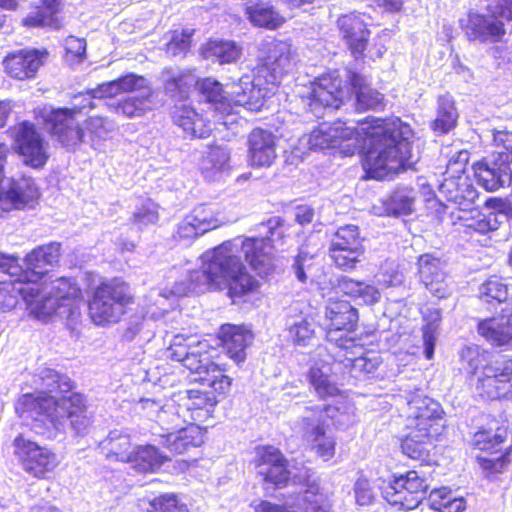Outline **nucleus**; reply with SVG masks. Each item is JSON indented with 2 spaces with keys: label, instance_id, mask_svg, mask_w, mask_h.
<instances>
[{
  "label": "nucleus",
  "instance_id": "e433bc0d",
  "mask_svg": "<svg viewBox=\"0 0 512 512\" xmlns=\"http://www.w3.org/2000/svg\"><path fill=\"white\" fill-rule=\"evenodd\" d=\"M332 289L335 290V295L343 293L348 295L362 304L374 305L381 299L379 289L373 284L363 281L353 280L348 277L337 278L335 281L329 280Z\"/></svg>",
  "mask_w": 512,
  "mask_h": 512
},
{
  "label": "nucleus",
  "instance_id": "3c124183",
  "mask_svg": "<svg viewBox=\"0 0 512 512\" xmlns=\"http://www.w3.org/2000/svg\"><path fill=\"white\" fill-rule=\"evenodd\" d=\"M154 105L153 90L146 88L142 93H136L118 102L116 112L128 118L141 117L151 111Z\"/></svg>",
  "mask_w": 512,
  "mask_h": 512
},
{
  "label": "nucleus",
  "instance_id": "a211bd4d",
  "mask_svg": "<svg viewBox=\"0 0 512 512\" xmlns=\"http://www.w3.org/2000/svg\"><path fill=\"white\" fill-rule=\"evenodd\" d=\"M38 284L40 287L39 304H46V302L51 301L54 308L43 320L53 314L63 316L72 313L74 302L81 296V290L74 281L70 278L60 277L48 282L45 278Z\"/></svg>",
  "mask_w": 512,
  "mask_h": 512
},
{
  "label": "nucleus",
  "instance_id": "f704fd0d",
  "mask_svg": "<svg viewBox=\"0 0 512 512\" xmlns=\"http://www.w3.org/2000/svg\"><path fill=\"white\" fill-rule=\"evenodd\" d=\"M199 88L206 101L214 105L217 121L225 126L230 124L226 119L233 114L229 91H225L222 84L212 78L202 80Z\"/></svg>",
  "mask_w": 512,
  "mask_h": 512
},
{
  "label": "nucleus",
  "instance_id": "7ed1b4c3",
  "mask_svg": "<svg viewBox=\"0 0 512 512\" xmlns=\"http://www.w3.org/2000/svg\"><path fill=\"white\" fill-rule=\"evenodd\" d=\"M15 409L27 425L42 435L50 434L51 428L63 432L68 423L76 434H84L92 424L84 397L78 393H71L58 400L22 395Z\"/></svg>",
  "mask_w": 512,
  "mask_h": 512
},
{
  "label": "nucleus",
  "instance_id": "c85d7f7f",
  "mask_svg": "<svg viewBox=\"0 0 512 512\" xmlns=\"http://www.w3.org/2000/svg\"><path fill=\"white\" fill-rule=\"evenodd\" d=\"M339 30L355 57L361 56L366 49L370 31L360 13L342 15L337 21Z\"/></svg>",
  "mask_w": 512,
  "mask_h": 512
},
{
  "label": "nucleus",
  "instance_id": "864d4df0",
  "mask_svg": "<svg viewBox=\"0 0 512 512\" xmlns=\"http://www.w3.org/2000/svg\"><path fill=\"white\" fill-rule=\"evenodd\" d=\"M426 324L422 328L424 355L431 360L434 355L435 343L438 337V328L441 321V312L438 308L427 307L422 311Z\"/></svg>",
  "mask_w": 512,
  "mask_h": 512
},
{
  "label": "nucleus",
  "instance_id": "f257e3e1",
  "mask_svg": "<svg viewBox=\"0 0 512 512\" xmlns=\"http://www.w3.org/2000/svg\"><path fill=\"white\" fill-rule=\"evenodd\" d=\"M310 149L338 148L344 155L365 149L363 168L370 178L412 168L419 160L414 150V132L400 118H367L357 127L337 121L322 123L307 136Z\"/></svg>",
  "mask_w": 512,
  "mask_h": 512
},
{
  "label": "nucleus",
  "instance_id": "a18cd8bd",
  "mask_svg": "<svg viewBox=\"0 0 512 512\" xmlns=\"http://www.w3.org/2000/svg\"><path fill=\"white\" fill-rule=\"evenodd\" d=\"M230 153L225 147H211L202 157L199 169L205 179L218 180L219 176L229 169Z\"/></svg>",
  "mask_w": 512,
  "mask_h": 512
},
{
  "label": "nucleus",
  "instance_id": "37998d69",
  "mask_svg": "<svg viewBox=\"0 0 512 512\" xmlns=\"http://www.w3.org/2000/svg\"><path fill=\"white\" fill-rule=\"evenodd\" d=\"M167 460V456L162 455L155 446L137 445L127 463L138 472L147 473L158 470Z\"/></svg>",
  "mask_w": 512,
  "mask_h": 512
},
{
  "label": "nucleus",
  "instance_id": "412c9836",
  "mask_svg": "<svg viewBox=\"0 0 512 512\" xmlns=\"http://www.w3.org/2000/svg\"><path fill=\"white\" fill-rule=\"evenodd\" d=\"M363 253L362 238L356 225L340 227L331 240L330 256L342 269H352Z\"/></svg>",
  "mask_w": 512,
  "mask_h": 512
},
{
  "label": "nucleus",
  "instance_id": "423d86ee",
  "mask_svg": "<svg viewBox=\"0 0 512 512\" xmlns=\"http://www.w3.org/2000/svg\"><path fill=\"white\" fill-rule=\"evenodd\" d=\"M207 341L194 342L183 335L174 336L167 357L181 362L191 372L200 375L203 383L217 391H223L231 386V378L224 374V369L212 361V353Z\"/></svg>",
  "mask_w": 512,
  "mask_h": 512
},
{
  "label": "nucleus",
  "instance_id": "f3484780",
  "mask_svg": "<svg viewBox=\"0 0 512 512\" xmlns=\"http://www.w3.org/2000/svg\"><path fill=\"white\" fill-rule=\"evenodd\" d=\"M225 223L220 209L212 204H199L177 225L173 237L177 241L190 242Z\"/></svg>",
  "mask_w": 512,
  "mask_h": 512
},
{
  "label": "nucleus",
  "instance_id": "58836bf2",
  "mask_svg": "<svg viewBox=\"0 0 512 512\" xmlns=\"http://www.w3.org/2000/svg\"><path fill=\"white\" fill-rule=\"evenodd\" d=\"M160 443L171 452L181 454L191 447L200 446L203 443V433L199 426L190 424L177 431L161 435Z\"/></svg>",
  "mask_w": 512,
  "mask_h": 512
},
{
  "label": "nucleus",
  "instance_id": "cd10ccee",
  "mask_svg": "<svg viewBox=\"0 0 512 512\" xmlns=\"http://www.w3.org/2000/svg\"><path fill=\"white\" fill-rule=\"evenodd\" d=\"M276 158V137L268 130L256 128L248 136V160L251 166L269 167Z\"/></svg>",
  "mask_w": 512,
  "mask_h": 512
},
{
  "label": "nucleus",
  "instance_id": "bf43d9fd",
  "mask_svg": "<svg viewBox=\"0 0 512 512\" xmlns=\"http://www.w3.org/2000/svg\"><path fill=\"white\" fill-rule=\"evenodd\" d=\"M287 329L290 338L299 346L309 345L314 335L311 323L303 316L289 317L287 319Z\"/></svg>",
  "mask_w": 512,
  "mask_h": 512
},
{
  "label": "nucleus",
  "instance_id": "a19ab883",
  "mask_svg": "<svg viewBox=\"0 0 512 512\" xmlns=\"http://www.w3.org/2000/svg\"><path fill=\"white\" fill-rule=\"evenodd\" d=\"M161 79L167 95L172 98L184 99L189 90L197 84L195 75L190 70L164 69Z\"/></svg>",
  "mask_w": 512,
  "mask_h": 512
},
{
  "label": "nucleus",
  "instance_id": "49530a36",
  "mask_svg": "<svg viewBox=\"0 0 512 512\" xmlns=\"http://www.w3.org/2000/svg\"><path fill=\"white\" fill-rule=\"evenodd\" d=\"M409 429L410 433L401 444L403 453L411 459L425 460L438 436L414 428Z\"/></svg>",
  "mask_w": 512,
  "mask_h": 512
},
{
  "label": "nucleus",
  "instance_id": "338daca9",
  "mask_svg": "<svg viewBox=\"0 0 512 512\" xmlns=\"http://www.w3.org/2000/svg\"><path fill=\"white\" fill-rule=\"evenodd\" d=\"M22 22L27 27H49L52 29H60L62 26L58 16L48 15L38 7L35 11L30 12Z\"/></svg>",
  "mask_w": 512,
  "mask_h": 512
},
{
  "label": "nucleus",
  "instance_id": "f03ea898",
  "mask_svg": "<svg viewBox=\"0 0 512 512\" xmlns=\"http://www.w3.org/2000/svg\"><path fill=\"white\" fill-rule=\"evenodd\" d=\"M263 226L269 231L267 237H237L207 251V258L212 259L213 267L217 269L228 296L232 299L255 293L261 286L242 263L238 255L240 251L259 276L267 277L275 270L272 242L275 237L282 236V220L279 217H271Z\"/></svg>",
  "mask_w": 512,
  "mask_h": 512
},
{
  "label": "nucleus",
  "instance_id": "0eeeda50",
  "mask_svg": "<svg viewBox=\"0 0 512 512\" xmlns=\"http://www.w3.org/2000/svg\"><path fill=\"white\" fill-rule=\"evenodd\" d=\"M202 265L200 269L193 270L190 274L168 288L161 291H151L146 300L153 301V304L159 306L157 310L148 309L146 315L152 319H158L164 316L166 311V301H176L181 297L189 296L191 294H201L208 290H224L223 280L221 279L217 269L213 267L212 259L207 258V252L202 257Z\"/></svg>",
  "mask_w": 512,
  "mask_h": 512
},
{
  "label": "nucleus",
  "instance_id": "69168bd1",
  "mask_svg": "<svg viewBox=\"0 0 512 512\" xmlns=\"http://www.w3.org/2000/svg\"><path fill=\"white\" fill-rule=\"evenodd\" d=\"M148 512H189L175 494L165 493L149 501Z\"/></svg>",
  "mask_w": 512,
  "mask_h": 512
},
{
  "label": "nucleus",
  "instance_id": "5fc2aeb1",
  "mask_svg": "<svg viewBox=\"0 0 512 512\" xmlns=\"http://www.w3.org/2000/svg\"><path fill=\"white\" fill-rule=\"evenodd\" d=\"M457 118L458 113L453 98L449 95L440 96L438 98L437 116L432 124L433 130L447 133L455 126Z\"/></svg>",
  "mask_w": 512,
  "mask_h": 512
},
{
  "label": "nucleus",
  "instance_id": "a878e982",
  "mask_svg": "<svg viewBox=\"0 0 512 512\" xmlns=\"http://www.w3.org/2000/svg\"><path fill=\"white\" fill-rule=\"evenodd\" d=\"M61 244L51 242L33 249L25 257L26 269L23 279L26 282L38 283L46 278L47 267L59 262Z\"/></svg>",
  "mask_w": 512,
  "mask_h": 512
},
{
  "label": "nucleus",
  "instance_id": "ddd939ff",
  "mask_svg": "<svg viewBox=\"0 0 512 512\" xmlns=\"http://www.w3.org/2000/svg\"><path fill=\"white\" fill-rule=\"evenodd\" d=\"M13 454L23 470L36 478H44L59 464L56 454L39 445L24 434L17 435L12 443Z\"/></svg>",
  "mask_w": 512,
  "mask_h": 512
},
{
  "label": "nucleus",
  "instance_id": "09e8293b",
  "mask_svg": "<svg viewBox=\"0 0 512 512\" xmlns=\"http://www.w3.org/2000/svg\"><path fill=\"white\" fill-rule=\"evenodd\" d=\"M309 382L320 398L336 396L339 389L332 379V369L328 363H315L309 370Z\"/></svg>",
  "mask_w": 512,
  "mask_h": 512
},
{
  "label": "nucleus",
  "instance_id": "b1692460",
  "mask_svg": "<svg viewBox=\"0 0 512 512\" xmlns=\"http://www.w3.org/2000/svg\"><path fill=\"white\" fill-rule=\"evenodd\" d=\"M255 463L257 473L263 477L265 482L280 486L290 479L291 472L287 468V462L275 447L257 448Z\"/></svg>",
  "mask_w": 512,
  "mask_h": 512
},
{
  "label": "nucleus",
  "instance_id": "79ce46f5",
  "mask_svg": "<svg viewBox=\"0 0 512 512\" xmlns=\"http://www.w3.org/2000/svg\"><path fill=\"white\" fill-rule=\"evenodd\" d=\"M349 80L356 96L357 110L365 111L368 109H378L383 106V95L370 87L365 76L351 73Z\"/></svg>",
  "mask_w": 512,
  "mask_h": 512
},
{
  "label": "nucleus",
  "instance_id": "c9c22d12",
  "mask_svg": "<svg viewBox=\"0 0 512 512\" xmlns=\"http://www.w3.org/2000/svg\"><path fill=\"white\" fill-rule=\"evenodd\" d=\"M338 341V347L345 352L343 356L346 366L350 365L354 372L370 374L379 367L381 360L378 355L364 354L363 347L357 345L352 339L340 338Z\"/></svg>",
  "mask_w": 512,
  "mask_h": 512
},
{
  "label": "nucleus",
  "instance_id": "473e14b6",
  "mask_svg": "<svg viewBox=\"0 0 512 512\" xmlns=\"http://www.w3.org/2000/svg\"><path fill=\"white\" fill-rule=\"evenodd\" d=\"M418 272L421 282L435 297L442 299L449 294L441 261L431 254H423L418 259Z\"/></svg>",
  "mask_w": 512,
  "mask_h": 512
},
{
  "label": "nucleus",
  "instance_id": "680f3d73",
  "mask_svg": "<svg viewBox=\"0 0 512 512\" xmlns=\"http://www.w3.org/2000/svg\"><path fill=\"white\" fill-rule=\"evenodd\" d=\"M480 297L490 302L492 300L498 303H503L506 300L509 301L507 285L498 277H491L484 282L480 287Z\"/></svg>",
  "mask_w": 512,
  "mask_h": 512
},
{
  "label": "nucleus",
  "instance_id": "2f4dec72",
  "mask_svg": "<svg viewBox=\"0 0 512 512\" xmlns=\"http://www.w3.org/2000/svg\"><path fill=\"white\" fill-rule=\"evenodd\" d=\"M35 383L38 392L27 394L35 398H56L57 400L63 396H69L72 392L73 383L66 375H62L54 369L44 367L39 369Z\"/></svg>",
  "mask_w": 512,
  "mask_h": 512
},
{
  "label": "nucleus",
  "instance_id": "ea45409f",
  "mask_svg": "<svg viewBox=\"0 0 512 512\" xmlns=\"http://www.w3.org/2000/svg\"><path fill=\"white\" fill-rule=\"evenodd\" d=\"M135 446L132 445L130 435L122 430H112L103 439L99 448L106 458L127 463Z\"/></svg>",
  "mask_w": 512,
  "mask_h": 512
},
{
  "label": "nucleus",
  "instance_id": "de8ad7c7",
  "mask_svg": "<svg viewBox=\"0 0 512 512\" xmlns=\"http://www.w3.org/2000/svg\"><path fill=\"white\" fill-rule=\"evenodd\" d=\"M309 382L320 398L336 396L339 389L332 379V369L328 363H315L309 370Z\"/></svg>",
  "mask_w": 512,
  "mask_h": 512
},
{
  "label": "nucleus",
  "instance_id": "dca6fc26",
  "mask_svg": "<svg viewBox=\"0 0 512 512\" xmlns=\"http://www.w3.org/2000/svg\"><path fill=\"white\" fill-rule=\"evenodd\" d=\"M301 97L309 110L317 115L322 107L338 109L350 97V90L343 86L338 76L327 74L315 79Z\"/></svg>",
  "mask_w": 512,
  "mask_h": 512
},
{
  "label": "nucleus",
  "instance_id": "39448f33",
  "mask_svg": "<svg viewBox=\"0 0 512 512\" xmlns=\"http://www.w3.org/2000/svg\"><path fill=\"white\" fill-rule=\"evenodd\" d=\"M488 358L489 354L477 346L465 347L461 352L463 367L477 377L475 389L482 398H512V357Z\"/></svg>",
  "mask_w": 512,
  "mask_h": 512
},
{
  "label": "nucleus",
  "instance_id": "72a5a7b5",
  "mask_svg": "<svg viewBox=\"0 0 512 512\" xmlns=\"http://www.w3.org/2000/svg\"><path fill=\"white\" fill-rule=\"evenodd\" d=\"M219 338L230 358L239 363L245 359V349L251 344L253 334L244 326L224 324L220 328Z\"/></svg>",
  "mask_w": 512,
  "mask_h": 512
},
{
  "label": "nucleus",
  "instance_id": "393cba45",
  "mask_svg": "<svg viewBox=\"0 0 512 512\" xmlns=\"http://www.w3.org/2000/svg\"><path fill=\"white\" fill-rule=\"evenodd\" d=\"M45 49H23L9 54L3 64L6 73L17 80H28L36 76L47 58Z\"/></svg>",
  "mask_w": 512,
  "mask_h": 512
},
{
  "label": "nucleus",
  "instance_id": "4468645a",
  "mask_svg": "<svg viewBox=\"0 0 512 512\" xmlns=\"http://www.w3.org/2000/svg\"><path fill=\"white\" fill-rule=\"evenodd\" d=\"M40 287L38 283L26 282L23 278L0 281V310L10 311L18 303L21 296L27 308L35 318L44 319L53 311L51 301L39 304Z\"/></svg>",
  "mask_w": 512,
  "mask_h": 512
},
{
  "label": "nucleus",
  "instance_id": "13d9d810",
  "mask_svg": "<svg viewBox=\"0 0 512 512\" xmlns=\"http://www.w3.org/2000/svg\"><path fill=\"white\" fill-rule=\"evenodd\" d=\"M508 435L505 427H498L494 432L491 430H481L474 435V445L483 452L492 451L497 454L500 452L498 447L506 440Z\"/></svg>",
  "mask_w": 512,
  "mask_h": 512
},
{
  "label": "nucleus",
  "instance_id": "9b49d317",
  "mask_svg": "<svg viewBox=\"0 0 512 512\" xmlns=\"http://www.w3.org/2000/svg\"><path fill=\"white\" fill-rule=\"evenodd\" d=\"M15 152L24 165L43 168L50 158V144L44 134L31 122L23 121L10 130Z\"/></svg>",
  "mask_w": 512,
  "mask_h": 512
},
{
  "label": "nucleus",
  "instance_id": "c756f323",
  "mask_svg": "<svg viewBox=\"0 0 512 512\" xmlns=\"http://www.w3.org/2000/svg\"><path fill=\"white\" fill-rule=\"evenodd\" d=\"M489 15L469 14L466 25V34L472 40L479 41H498L504 34V24L500 17L491 7Z\"/></svg>",
  "mask_w": 512,
  "mask_h": 512
},
{
  "label": "nucleus",
  "instance_id": "774afa93",
  "mask_svg": "<svg viewBox=\"0 0 512 512\" xmlns=\"http://www.w3.org/2000/svg\"><path fill=\"white\" fill-rule=\"evenodd\" d=\"M158 206L151 200L145 201L133 214V222L140 228L158 221Z\"/></svg>",
  "mask_w": 512,
  "mask_h": 512
},
{
  "label": "nucleus",
  "instance_id": "1a4fd4ad",
  "mask_svg": "<svg viewBox=\"0 0 512 512\" xmlns=\"http://www.w3.org/2000/svg\"><path fill=\"white\" fill-rule=\"evenodd\" d=\"M328 418L339 427L348 426L355 420L354 407L345 405L338 406H306L294 424V429L301 434L307 442L321 435L328 427Z\"/></svg>",
  "mask_w": 512,
  "mask_h": 512
},
{
  "label": "nucleus",
  "instance_id": "2eb2a0df",
  "mask_svg": "<svg viewBox=\"0 0 512 512\" xmlns=\"http://www.w3.org/2000/svg\"><path fill=\"white\" fill-rule=\"evenodd\" d=\"M428 484L417 471L395 477L382 491L384 499L399 510H412L423 500Z\"/></svg>",
  "mask_w": 512,
  "mask_h": 512
},
{
  "label": "nucleus",
  "instance_id": "0e129e2a",
  "mask_svg": "<svg viewBox=\"0 0 512 512\" xmlns=\"http://www.w3.org/2000/svg\"><path fill=\"white\" fill-rule=\"evenodd\" d=\"M307 445L323 461H329L335 455L336 440L327 431L307 442Z\"/></svg>",
  "mask_w": 512,
  "mask_h": 512
},
{
  "label": "nucleus",
  "instance_id": "c03bdc74",
  "mask_svg": "<svg viewBox=\"0 0 512 512\" xmlns=\"http://www.w3.org/2000/svg\"><path fill=\"white\" fill-rule=\"evenodd\" d=\"M146 88H151L146 78L129 74L120 79L101 84L96 89L95 96L111 98L120 92L142 93Z\"/></svg>",
  "mask_w": 512,
  "mask_h": 512
},
{
  "label": "nucleus",
  "instance_id": "9d476101",
  "mask_svg": "<svg viewBox=\"0 0 512 512\" xmlns=\"http://www.w3.org/2000/svg\"><path fill=\"white\" fill-rule=\"evenodd\" d=\"M79 108L82 106H76V109L43 107L34 112L62 146L74 150L85 141V132L77 120Z\"/></svg>",
  "mask_w": 512,
  "mask_h": 512
},
{
  "label": "nucleus",
  "instance_id": "20e7f679",
  "mask_svg": "<svg viewBox=\"0 0 512 512\" xmlns=\"http://www.w3.org/2000/svg\"><path fill=\"white\" fill-rule=\"evenodd\" d=\"M439 193L452 205L456 211L450 213L452 224L460 223L481 234L495 231L499 226L512 218V206L501 199H488V213L481 212L475 207L478 192L466 175L445 176L439 184Z\"/></svg>",
  "mask_w": 512,
  "mask_h": 512
},
{
  "label": "nucleus",
  "instance_id": "4be33fe9",
  "mask_svg": "<svg viewBox=\"0 0 512 512\" xmlns=\"http://www.w3.org/2000/svg\"><path fill=\"white\" fill-rule=\"evenodd\" d=\"M319 289L322 296L328 299L325 315L330 321L331 330L328 332L327 338L329 341H335L338 346L339 341L337 340L344 338L342 336L335 337L336 332L353 329L358 320V312L348 301L336 300L335 290L332 289V286L328 287L325 283H319Z\"/></svg>",
  "mask_w": 512,
  "mask_h": 512
},
{
  "label": "nucleus",
  "instance_id": "6e6552de",
  "mask_svg": "<svg viewBox=\"0 0 512 512\" xmlns=\"http://www.w3.org/2000/svg\"><path fill=\"white\" fill-rule=\"evenodd\" d=\"M131 303L129 285L115 278L102 282L94 289L89 301V314L96 325L115 324L120 321Z\"/></svg>",
  "mask_w": 512,
  "mask_h": 512
},
{
  "label": "nucleus",
  "instance_id": "603ef678",
  "mask_svg": "<svg viewBox=\"0 0 512 512\" xmlns=\"http://www.w3.org/2000/svg\"><path fill=\"white\" fill-rule=\"evenodd\" d=\"M246 14L253 25L267 29H276L285 21L273 6L263 2L247 6Z\"/></svg>",
  "mask_w": 512,
  "mask_h": 512
},
{
  "label": "nucleus",
  "instance_id": "7c9ffc66",
  "mask_svg": "<svg viewBox=\"0 0 512 512\" xmlns=\"http://www.w3.org/2000/svg\"><path fill=\"white\" fill-rule=\"evenodd\" d=\"M201 388L190 389L186 392L185 406L191 412V419L203 421L211 416L218 403L217 394H225L229 389L217 391L199 378Z\"/></svg>",
  "mask_w": 512,
  "mask_h": 512
},
{
  "label": "nucleus",
  "instance_id": "f8f14e48",
  "mask_svg": "<svg viewBox=\"0 0 512 512\" xmlns=\"http://www.w3.org/2000/svg\"><path fill=\"white\" fill-rule=\"evenodd\" d=\"M406 399L407 427L439 436L444 429L441 405L434 399L423 395L419 390L409 392Z\"/></svg>",
  "mask_w": 512,
  "mask_h": 512
},
{
  "label": "nucleus",
  "instance_id": "052dcab7",
  "mask_svg": "<svg viewBox=\"0 0 512 512\" xmlns=\"http://www.w3.org/2000/svg\"><path fill=\"white\" fill-rule=\"evenodd\" d=\"M194 33L193 29H175L170 31L168 36V42L166 44V53L170 56L185 55L191 44V37Z\"/></svg>",
  "mask_w": 512,
  "mask_h": 512
},
{
  "label": "nucleus",
  "instance_id": "4d7b16f0",
  "mask_svg": "<svg viewBox=\"0 0 512 512\" xmlns=\"http://www.w3.org/2000/svg\"><path fill=\"white\" fill-rule=\"evenodd\" d=\"M415 195L408 188L394 191L384 202L386 212L392 215H407L413 210Z\"/></svg>",
  "mask_w": 512,
  "mask_h": 512
},
{
  "label": "nucleus",
  "instance_id": "bb28decb",
  "mask_svg": "<svg viewBox=\"0 0 512 512\" xmlns=\"http://www.w3.org/2000/svg\"><path fill=\"white\" fill-rule=\"evenodd\" d=\"M477 330L492 345L512 344V295L502 308L501 315L480 321Z\"/></svg>",
  "mask_w": 512,
  "mask_h": 512
},
{
  "label": "nucleus",
  "instance_id": "e2e57ef3",
  "mask_svg": "<svg viewBox=\"0 0 512 512\" xmlns=\"http://www.w3.org/2000/svg\"><path fill=\"white\" fill-rule=\"evenodd\" d=\"M302 501L308 512H330L332 508L330 496L320 492L317 487L307 489L302 496Z\"/></svg>",
  "mask_w": 512,
  "mask_h": 512
},
{
  "label": "nucleus",
  "instance_id": "aec40b11",
  "mask_svg": "<svg viewBox=\"0 0 512 512\" xmlns=\"http://www.w3.org/2000/svg\"><path fill=\"white\" fill-rule=\"evenodd\" d=\"M273 92V88L265 83L258 70L256 75H244L237 83L230 86L229 95L233 110L244 107L249 111H260L265 99Z\"/></svg>",
  "mask_w": 512,
  "mask_h": 512
},
{
  "label": "nucleus",
  "instance_id": "5701e85b",
  "mask_svg": "<svg viewBox=\"0 0 512 512\" xmlns=\"http://www.w3.org/2000/svg\"><path fill=\"white\" fill-rule=\"evenodd\" d=\"M507 159V156L497 153L474 164V175L478 184L487 191H496L510 185L512 168L508 167Z\"/></svg>",
  "mask_w": 512,
  "mask_h": 512
},
{
  "label": "nucleus",
  "instance_id": "8fccbe9b",
  "mask_svg": "<svg viewBox=\"0 0 512 512\" xmlns=\"http://www.w3.org/2000/svg\"><path fill=\"white\" fill-rule=\"evenodd\" d=\"M242 52V47L232 40H212L202 49L204 58L217 61L220 64L236 62Z\"/></svg>",
  "mask_w": 512,
  "mask_h": 512
},
{
  "label": "nucleus",
  "instance_id": "6ab92c4d",
  "mask_svg": "<svg viewBox=\"0 0 512 512\" xmlns=\"http://www.w3.org/2000/svg\"><path fill=\"white\" fill-rule=\"evenodd\" d=\"M295 64L292 45L286 41H275L270 45L267 56L257 66V70L265 83L274 89L294 69Z\"/></svg>",
  "mask_w": 512,
  "mask_h": 512
},
{
  "label": "nucleus",
  "instance_id": "6e6d98bb",
  "mask_svg": "<svg viewBox=\"0 0 512 512\" xmlns=\"http://www.w3.org/2000/svg\"><path fill=\"white\" fill-rule=\"evenodd\" d=\"M114 128L113 122L103 117H90L85 121V130L88 133L89 142L94 149H98L109 139Z\"/></svg>",
  "mask_w": 512,
  "mask_h": 512
},
{
  "label": "nucleus",
  "instance_id": "4c0bfd02",
  "mask_svg": "<svg viewBox=\"0 0 512 512\" xmlns=\"http://www.w3.org/2000/svg\"><path fill=\"white\" fill-rule=\"evenodd\" d=\"M173 122L180 127L187 137L205 138L212 128L210 122L205 120L194 108L188 105L175 106Z\"/></svg>",
  "mask_w": 512,
  "mask_h": 512
}]
</instances>
